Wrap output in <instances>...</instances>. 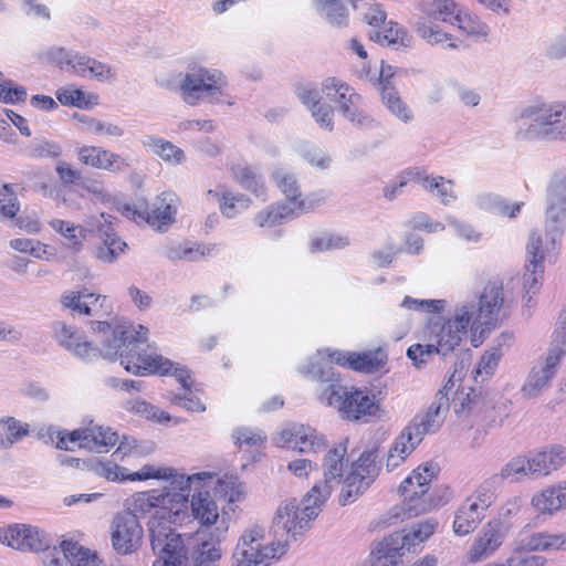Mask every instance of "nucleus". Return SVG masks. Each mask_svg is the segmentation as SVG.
Here are the masks:
<instances>
[{"label": "nucleus", "mask_w": 566, "mask_h": 566, "mask_svg": "<svg viewBox=\"0 0 566 566\" xmlns=\"http://www.w3.org/2000/svg\"><path fill=\"white\" fill-rule=\"evenodd\" d=\"M323 91L331 101L338 103L340 113L350 122L361 125L367 119L358 107L361 97L349 85L331 77L323 84Z\"/></svg>", "instance_id": "obj_20"}, {"label": "nucleus", "mask_w": 566, "mask_h": 566, "mask_svg": "<svg viewBox=\"0 0 566 566\" xmlns=\"http://www.w3.org/2000/svg\"><path fill=\"white\" fill-rule=\"evenodd\" d=\"M118 441L117 432L113 431L109 427L90 426L73 430L70 433L60 432L56 441V448L60 450H72L69 448V442H78L80 448H85L91 451L107 452L111 447H114Z\"/></svg>", "instance_id": "obj_14"}, {"label": "nucleus", "mask_w": 566, "mask_h": 566, "mask_svg": "<svg viewBox=\"0 0 566 566\" xmlns=\"http://www.w3.org/2000/svg\"><path fill=\"white\" fill-rule=\"evenodd\" d=\"M217 492L222 493L230 503H233L240 500L243 486L237 476H224L219 480Z\"/></svg>", "instance_id": "obj_50"}, {"label": "nucleus", "mask_w": 566, "mask_h": 566, "mask_svg": "<svg viewBox=\"0 0 566 566\" xmlns=\"http://www.w3.org/2000/svg\"><path fill=\"white\" fill-rule=\"evenodd\" d=\"M94 331L111 335L103 345L102 356L108 359L120 357L125 369L135 375L160 371L167 373L172 364L158 354H147L144 346L147 343L148 328L139 325L136 331L132 324L118 325L112 328L107 322H95Z\"/></svg>", "instance_id": "obj_1"}, {"label": "nucleus", "mask_w": 566, "mask_h": 566, "mask_svg": "<svg viewBox=\"0 0 566 566\" xmlns=\"http://www.w3.org/2000/svg\"><path fill=\"white\" fill-rule=\"evenodd\" d=\"M516 136L524 140L566 139V106L542 103L525 107L516 119Z\"/></svg>", "instance_id": "obj_4"}, {"label": "nucleus", "mask_w": 566, "mask_h": 566, "mask_svg": "<svg viewBox=\"0 0 566 566\" xmlns=\"http://www.w3.org/2000/svg\"><path fill=\"white\" fill-rule=\"evenodd\" d=\"M406 544H408V537L403 536V532H395L379 542L375 548L378 553L389 556V558L400 560L405 555L403 545Z\"/></svg>", "instance_id": "obj_43"}, {"label": "nucleus", "mask_w": 566, "mask_h": 566, "mask_svg": "<svg viewBox=\"0 0 566 566\" xmlns=\"http://www.w3.org/2000/svg\"><path fill=\"white\" fill-rule=\"evenodd\" d=\"M159 496H150L145 492L136 493L133 495L129 506L126 511H130L137 515L138 512L146 513L150 509L160 507Z\"/></svg>", "instance_id": "obj_51"}, {"label": "nucleus", "mask_w": 566, "mask_h": 566, "mask_svg": "<svg viewBox=\"0 0 566 566\" xmlns=\"http://www.w3.org/2000/svg\"><path fill=\"white\" fill-rule=\"evenodd\" d=\"M303 158L312 166L321 169H326L329 166L331 159L319 148L312 145H303L301 148Z\"/></svg>", "instance_id": "obj_57"}, {"label": "nucleus", "mask_w": 566, "mask_h": 566, "mask_svg": "<svg viewBox=\"0 0 566 566\" xmlns=\"http://www.w3.org/2000/svg\"><path fill=\"white\" fill-rule=\"evenodd\" d=\"M544 532L534 533L530 536H520L515 541L514 552H535V551H544L545 545L543 544Z\"/></svg>", "instance_id": "obj_56"}, {"label": "nucleus", "mask_w": 566, "mask_h": 566, "mask_svg": "<svg viewBox=\"0 0 566 566\" xmlns=\"http://www.w3.org/2000/svg\"><path fill=\"white\" fill-rule=\"evenodd\" d=\"M87 128L88 130L97 134V135H106L113 137H120L124 134V130L118 125L112 123H105L99 119L88 118L87 119Z\"/></svg>", "instance_id": "obj_61"}, {"label": "nucleus", "mask_w": 566, "mask_h": 566, "mask_svg": "<svg viewBox=\"0 0 566 566\" xmlns=\"http://www.w3.org/2000/svg\"><path fill=\"white\" fill-rule=\"evenodd\" d=\"M190 493H182L178 491H167L159 495L160 507L157 510H166L171 516V523H175L182 511L187 507L188 497Z\"/></svg>", "instance_id": "obj_41"}, {"label": "nucleus", "mask_w": 566, "mask_h": 566, "mask_svg": "<svg viewBox=\"0 0 566 566\" xmlns=\"http://www.w3.org/2000/svg\"><path fill=\"white\" fill-rule=\"evenodd\" d=\"M380 472L378 448L365 450L350 465V471L343 481L338 502L345 506L355 502L376 480Z\"/></svg>", "instance_id": "obj_9"}, {"label": "nucleus", "mask_w": 566, "mask_h": 566, "mask_svg": "<svg viewBox=\"0 0 566 566\" xmlns=\"http://www.w3.org/2000/svg\"><path fill=\"white\" fill-rule=\"evenodd\" d=\"M52 328L59 345L71 352L74 356L85 361L101 358V348L85 340L72 326L63 322H54Z\"/></svg>", "instance_id": "obj_23"}, {"label": "nucleus", "mask_w": 566, "mask_h": 566, "mask_svg": "<svg viewBox=\"0 0 566 566\" xmlns=\"http://www.w3.org/2000/svg\"><path fill=\"white\" fill-rule=\"evenodd\" d=\"M421 184L428 191H437V196L444 205H448L451 200L455 198V196L453 195L452 181L444 180L443 177H426L422 179Z\"/></svg>", "instance_id": "obj_44"}, {"label": "nucleus", "mask_w": 566, "mask_h": 566, "mask_svg": "<svg viewBox=\"0 0 566 566\" xmlns=\"http://www.w3.org/2000/svg\"><path fill=\"white\" fill-rule=\"evenodd\" d=\"M228 518L223 514L219 525L210 533V538L202 539L193 547L189 558L190 566H219L222 557L220 543L228 533Z\"/></svg>", "instance_id": "obj_22"}, {"label": "nucleus", "mask_w": 566, "mask_h": 566, "mask_svg": "<svg viewBox=\"0 0 566 566\" xmlns=\"http://www.w3.org/2000/svg\"><path fill=\"white\" fill-rule=\"evenodd\" d=\"M422 439L421 432L416 431L415 427L408 424L397 437L390 450L407 458Z\"/></svg>", "instance_id": "obj_42"}, {"label": "nucleus", "mask_w": 566, "mask_h": 566, "mask_svg": "<svg viewBox=\"0 0 566 566\" xmlns=\"http://www.w3.org/2000/svg\"><path fill=\"white\" fill-rule=\"evenodd\" d=\"M455 3L452 0H433L429 8V15L436 20L457 24L467 33H473V28L464 25V18L459 13L455 14Z\"/></svg>", "instance_id": "obj_37"}, {"label": "nucleus", "mask_w": 566, "mask_h": 566, "mask_svg": "<svg viewBox=\"0 0 566 566\" xmlns=\"http://www.w3.org/2000/svg\"><path fill=\"white\" fill-rule=\"evenodd\" d=\"M307 373L313 379L323 384L319 400L336 408L343 419L361 420L376 415L378 403L375 401V396L366 390L344 386L333 373L332 367L315 363L311 365Z\"/></svg>", "instance_id": "obj_2"}, {"label": "nucleus", "mask_w": 566, "mask_h": 566, "mask_svg": "<svg viewBox=\"0 0 566 566\" xmlns=\"http://www.w3.org/2000/svg\"><path fill=\"white\" fill-rule=\"evenodd\" d=\"M465 407L469 412H475L484 408L483 420L489 427L501 426L511 411V402L509 400H501L492 406H488L475 395L474 390L468 394L461 402V409L463 410Z\"/></svg>", "instance_id": "obj_28"}, {"label": "nucleus", "mask_w": 566, "mask_h": 566, "mask_svg": "<svg viewBox=\"0 0 566 566\" xmlns=\"http://www.w3.org/2000/svg\"><path fill=\"white\" fill-rule=\"evenodd\" d=\"M563 356L562 350L549 347L544 356L538 357L521 388L522 396L536 398L548 389Z\"/></svg>", "instance_id": "obj_13"}, {"label": "nucleus", "mask_w": 566, "mask_h": 566, "mask_svg": "<svg viewBox=\"0 0 566 566\" xmlns=\"http://www.w3.org/2000/svg\"><path fill=\"white\" fill-rule=\"evenodd\" d=\"M222 85L221 73L200 69L185 76L181 84L182 98L187 104L196 105L200 97L221 93Z\"/></svg>", "instance_id": "obj_18"}, {"label": "nucleus", "mask_w": 566, "mask_h": 566, "mask_svg": "<svg viewBox=\"0 0 566 566\" xmlns=\"http://www.w3.org/2000/svg\"><path fill=\"white\" fill-rule=\"evenodd\" d=\"M545 56L548 60L556 61L566 56V31L554 36L545 48Z\"/></svg>", "instance_id": "obj_59"}, {"label": "nucleus", "mask_w": 566, "mask_h": 566, "mask_svg": "<svg viewBox=\"0 0 566 566\" xmlns=\"http://www.w3.org/2000/svg\"><path fill=\"white\" fill-rule=\"evenodd\" d=\"M446 388L447 386L437 392L424 415H417L409 423L410 427H415L416 431H420L422 437L438 430L443 421L441 412L449 409V398L444 394Z\"/></svg>", "instance_id": "obj_26"}, {"label": "nucleus", "mask_w": 566, "mask_h": 566, "mask_svg": "<svg viewBox=\"0 0 566 566\" xmlns=\"http://www.w3.org/2000/svg\"><path fill=\"white\" fill-rule=\"evenodd\" d=\"M56 174L64 186L67 185H81L82 182V172L77 169L72 168L67 163L62 161L59 163L56 168Z\"/></svg>", "instance_id": "obj_63"}, {"label": "nucleus", "mask_w": 566, "mask_h": 566, "mask_svg": "<svg viewBox=\"0 0 566 566\" xmlns=\"http://www.w3.org/2000/svg\"><path fill=\"white\" fill-rule=\"evenodd\" d=\"M191 510L193 517L205 526L212 524L219 525L222 516L219 515V509L217 503L210 497L209 493L205 494L198 492V495H192Z\"/></svg>", "instance_id": "obj_34"}, {"label": "nucleus", "mask_w": 566, "mask_h": 566, "mask_svg": "<svg viewBox=\"0 0 566 566\" xmlns=\"http://www.w3.org/2000/svg\"><path fill=\"white\" fill-rule=\"evenodd\" d=\"M355 0H314L319 17L336 28L346 27L350 10L356 8Z\"/></svg>", "instance_id": "obj_31"}, {"label": "nucleus", "mask_w": 566, "mask_h": 566, "mask_svg": "<svg viewBox=\"0 0 566 566\" xmlns=\"http://www.w3.org/2000/svg\"><path fill=\"white\" fill-rule=\"evenodd\" d=\"M56 98L62 105L84 107L88 103L85 99V93L77 88L65 87L56 92Z\"/></svg>", "instance_id": "obj_54"}, {"label": "nucleus", "mask_w": 566, "mask_h": 566, "mask_svg": "<svg viewBox=\"0 0 566 566\" xmlns=\"http://www.w3.org/2000/svg\"><path fill=\"white\" fill-rule=\"evenodd\" d=\"M387 363L384 350L377 349L361 354L352 353L350 369L361 373H375Z\"/></svg>", "instance_id": "obj_39"}, {"label": "nucleus", "mask_w": 566, "mask_h": 566, "mask_svg": "<svg viewBox=\"0 0 566 566\" xmlns=\"http://www.w3.org/2000/svg\"><path fill=\"white\" fill-rule=\"evenodd\" d=\"M272 177L277 188L285 195L286 202L277 205L266 212L258 213L254 221L259 227L280 224L283 220L293 217L296 209L305 210L304 201H297L301 191L294 174L284 168H276Z\"/></svg>", "instance_id": "obj_10"}, {"label": "nucleus", "mask_w": 566, "mask_h": 566, "mask_svg": "<svg viewBox=\"0 0 566 566\" xmlns=\"http://www.w3.org/2000/svg\"><path fill=\"white\" fill-rule=\"evenodd\" d=\"M63 557H46L45 566H96V553H91L77 542L63 541L61 543Z\"/></svg>", "instance_id": "obj_27"}, {"label": "nucleus", "mask_w": 566, "mask_h": 566, "mask_svg": "<svg viewBox=\"0 0 566 566\" xmlns=\"http://www.w3.org/2000/svg\"><path fill=\"white\" fill-rule=\"evenodd\" d=\"M211 475L207 472L196 473L192 475L186 476L185 474H177L174 470L172 475L167 480L170 483L171 491H178L182 493H190L192 484H196L195 490L199 489L201 481L206 478H210Z\"/></svg>", "instance_id": "obj_45"}, {"label": "nucleus", "mask_w": 566, "mask_h": 566, "mask_svg": "<svg viewBox=\"0 0 566 566\" xmlns=\"http://www.w3.org/2000/svg\"><path fill=\"white\" fill-rule=\"evenodd\" d=\"M497 481L499 476L496 474H494L490 479H486L465 500L471 504L479 506L478 509L485 513V511L494 502V485Z\"/></svg>", "instance_id": "obj_40"}, {"label": "nucleus", "mask_w": 566, "mask_h": 566, "mask_svg": "<svg viewBox=\"0 0 566 566\" xmlns=\"http://www.w3.org/2000/svg\"><path fill=\"white\" fill-rule=\"evenodd\" d=\"M127 244L119 239H112L103 242L95 249V258L104 263H113L117 260L119 253H123Z\"/></svg>", "instance_id": "obj_48"}, {"label": "nucleus", "mask_w": 566, "mask_h": 566, "mask_svg": "<svg viewBox=\"0 0 566 566\" xmlns=\"http://www.w3.org/2000/svg\"><path fill=\"white\" fill-rule=\"evenodd\" d=\"M19 210L20 203L11 186L2 185L0 188V214L7 219H13Z\"/></svg>", "instance_id": "obj_47"}, {"label": "nucleus", "mask_w": 566, "mask_h": 566, "mask_svg": "<svg viewBox=\"0 0 566 566\" xmlns=\"http://www.w3.org/2000/svg\"><path fill=\"white\" fill-rule=\"evenodd\" d=\"M390 66H388V71H390ZM392 74L390 72H386L384 67H381L380 71V85L381 91L380 95L382 98V102L387 105V107L390 109L392 114H395L398 118H400L403 122H408L411 119V113L406 107V105L401 102L398 93L396 92L395 87L390 84V78Z\"/></svg>", "instance_id": "obj_32"}, {"label": "nucleus", "mask_w": 566, "mask_h": 566, "mask_svg": "<svg viewBox=\"0 0 566 566\" xmlns=\"http://www.w3.org/2000/svg\"><path fill=\"white\" fill-rule=\"evenodd\" d=\"M545 216V240L551 241L555 249L563 235L566 218V172L563 170L555 171L547 184Z\"/></svg>", "instance_id": "obj_11"}, {"label": "nucleus", "mask_w": 566, "mask_h": 566, "mask_svg": "<svg viewBox=\"0 0 566 566\" xmlns=\"http://www.w3.org/2000/svg\"><path fill=\"white\" fill-rule=\"evenodd\" d=\"M387 14L379 4H375L365 13V21L371 28L368 38L381 45L409 46L411 36L398 23L386 21Z\"/></svg>", "instance_id": "obj_15"}, {"label": "nucleus", "mask_w": 566, "mask_h": 566, "mask_svg": "<svg viewBox=\"0 0 566 566\" xmlns=\"http://www.w3.org/2000/svg\"><path fill=\"white\" fill-rule=\"evenodd\" d=\"M42 57L60 67L69 66L73 62V52L62 46H52L42 53Z\"/></svg>", "instance_id": "obj_58"}, {"label": "nucleus", "mask_w": 566, "mask_h": 566, "mask_svg": "<svg viewBox=\"0 0 566 566\" xmlns=\"http://www.w3.org/2000/svg\"><path fill=\"white\" fill-rule=\"evenodd\" d=\"M509 530L510 525L500 518L489 521L470 547L469 560L476 563L491 556L502 545Z\"/></svg>", "instance_id": "obj_19"}, {"label": "nucleus", "mask_w": 566, "mask_h": 566, "mask_svg": "<svg viewBox=\"0 0 566 566\" xmlns=\"http://www.w3.org/2000/svg\"><path fill=\"white\" fill-rule=\"evenodd\" d=\"M175 200L176 196L172 192H163L156 197L151 208L147 207L146 223L157 230H163L164 227L172 223L177 211L174 206Z\"/></svg>", "instance_id": "obj_30"}, {"label": "nucleus", "mask_w": 566, "mask_h": 566, "mask_svg": "<svg viewBox=\"0 0 566 566\" xmlns=\"http://www.w3.org/2000/svg\"><path fill=\"white\" fill-rule=\"evenodd\" d=\"M166 510H156L148 522L150 544L158 559L153 566H180L186 557L184 538L171 527Z\"/></svg>", "instance_id": "obj_6"}, {"label": "nucleus", "mask_w": 566, "mask_h": 566, "mask_svg": "<svg viewBox=\"0 0 566 566\" xmlns=\"http://www.w3.org/2000/svg\"><path fill=\"white\" fill-rule=\"evenodd\" d=\"M238 181L242 188L253 192L256 197H261L265 193L261 177L250 168H242L240 170Z\"/></svg>", "instance_id": "obj_49"}, {"label": "nucleus", "mask_w": 566, "mask_h": 566, "mask_svg": "<svg viewBox=\"0 0 566 566\" xmlns=\"http://www.w3.org/2000/svg\"><path fill=\"white\" fill-rule=\"evenodd\" d=\"M0 543L21 552H41L50 546L45 534L29 524H12L0 528Z\"/></svg>", "instance_id": "obj_17"}, {"label": "nucleus", "mask_w": 566, "mask_h": 566, "mask_svg": "<svg viewBox=\"0 0 566 566\" xmlns=\"http://www.w3.org/2000/svg\"><path fill=\"white\" fill-rule=\"evenodd\" d=\"M208 195L214 197L219 201V209L223 217L232 219L238 216L241 210L250 207L251 200L244 195L223 189L219 195L217 190H208Z\"/></svg>", "instance_id": "obj_35"}, {"label": "nucleus", "mask_w": 566, "mask_h": 566, "mask_svg": "<svg viewBox=\"0 0 566 566\" xmlns=\"http://www.w3.org/2000/svg\"><path fill=\"white\" fill-rule=\"evenodd\" d=\"M347 453L346 442L338 443L335 448L327 451L323 459V475L321 482L323 486L333 490L335 484H339L345 470V455Z\"/></svg>", "instance_id": "obj_29"}, {"label": "nucleus", "mask_w": 566, "mask_h": 566, "mask_svg": "<svg viewBox=\"0 0 566 566\" xmlns=\"http://www.w3.org/2000/svg\"><path fill=\"white\" fill-rule=\"evenodd\" d=\"M77 157L83 165L108 171H119L128 166L119 155L99 146H83L78 148Z\"/></svg>", "instance_id": "obj_25"}, {"label": "nucleus", "mask_w": 566, "mask_h": 566, "mask_svg": "<svg viewBox=\"0 0 566 566\" xmlns=\"http://www.w3.org/2000/svg\"><path fill=\"white\" fill-rule=\"evenodd\" d=\"M263 528L253 526L247 530L240 537L233 554L232 566H266L270 559L283 555L287 542L277 537L276 542L263 545Z\"/></svg>", "instance_id": "obj_7"}, {"label": "nucleus", "mask_w": 566, "mask_h": 566, "mask_svg": "<svg viewBox=\"0 0 566 566\" xmlns=\"http://www.w3.org/2000/svg\"><path fill=\"white\" fill-rule=\"evenodd\" d=\"M467 500L459 506L453 521V531L457 535L463 536L473 532L485 513Z\"/></svg>", "instance_id": "obj_33"}, {"label": "nucleus", "mask_w": 566, "mask_h": 566, "mask_svg": "<svg viewBox=\"0 0 566 566\" xmlns=\"http://www.w3.org/2000/svg\"><path fill=\"white\" fill-rule=\"evenodd\" d=\"M168 398L172 405L182 407L188 411L202 412L206 410V406L192 395L191 389L186 390L185 395L170 394Z\"/></svg>", "instance_id": "obj_52"}, {"label": "nucleus", "mask_w": 566, "mask_h": 566, "mask_svg": "<svg viewBox=\"0 0 566 566\" xmlns=\"http://www.w3.org/2000/svg\"><path fill=\"white\" fill-rule=\"evenodd\" d=\"M473 314V305H463L453 318L443 322L441 318H437L428 323L427 335L436 354L447 356L459 346L463 337L467 336Z\"/></svg>", "instance_id": "obj_8"}, {"label": "nucleus", "mask_w": 566, "mask_h": 566, "mask_svg": "<svg viewBox=\"0 0 566 566\" xmlns=\"http://www.w3.org/2000/svg\"><path fill=\"white\" fill-rule=\"evenodd\" d=\"M348 244L349 242L346 237L331 234L327 237L315 238L311 242V250L315 252L331 249H343Z\"/></svg>", "instance_id": "obj_55"}, {"label": "nucleus", "mask_w": 566, "mask_h": 566, "mask_svg": "<svg viewBox=\"0 0 566 566\" xmlns=\"http://www.w3.org/2000/svg\"><path fill=\"white\" fill-rule=\"evenodd\" d=\"M533 506L541 513H552L566 506V490L551 488L542 491L532 499Z\"/></svg>", "instance_id": "obj_38"}, {"label": "nucleus", "mask_w": 566, "mask_h": 566, "mask_svg": "<svg viewBox=\"0 0 566 566\" xmlns=\"http://www.w3.org/2000/svg\"><path fill=\"white\" fill-rule=\"evenodd\" d=\"M233 439L234 443L239 447H242L243 444L253 447L261 444L264 440V437L259 432H254L252 429L238 428L233 432Z\"/></svg>", "instance_id": "obj_62"}, {"label": "nucleus", "mask_w": 566, "mask_h": 566, "mask_svg": "<svg viewBox=\"0 0 566 566\" xmlns=\"http://www.w3.org/2000/svg\"><path fill=\"white\" fill-rule=\"evenodd\" d=\"M542 453H545V465L549 473L560 468L566 461V448L562 446L553 447L549 451H542Z\"/></svg>", "instance_id": "obj_64"}, {"label": "nucleus", "mask_w": 566, "mask_h": 566, "mask_svg": "<svg viewBox=\"0 0 566 566\" xmlns=\"http://www.w3.org/2000/svg\"><path fill=\"white\" fill-rule=\"evenodd\" d=\"M142 144L145 148L153 150L154 154L159 156L164 161L169 164H181L185 159V153L181 148L175 146L172 143L146 136Z\"/></svg>", "instance_id": "obj_36"}, {"label": "nucleus", "mask_w": 566, "mask_h": 566, "mask_svg": "<svg viewBox=\"0 0 566 566\" xmlns=\"http://www.w3.org/2000/svg\"><path fill=\"white\" fill-rule=\"evenodd\" d=\"M439 467L437 463L427 462L419 465L399 485V493L405 502L401 506L403 517L411 518L424 514L440 504L430 491L429 483L437 476Z\"/></svg>", "instance_id": "obj_5"}, {"label": "nucleus", "mask_w": 566, "mask_h": 566, "mask_svg": "<svg viewBox=\"0 0 566 566\" xmlns=\"http://www.w3.org/2000/svg\"><path fill=\"white\" fill-rule=\"evenodd\" d=\"M129 403L132 405L130 409L133 411L144 416L147 419H156L159 422L170 420V416L167 412L159 411L158 408L148 403L145 400L136 399V400L129 401Z\"/></svg>", "instance_id": "obj_53"}, {"label": "nucleus", "mask_w": 566, "mask_h": 566, "mask_svg": "<svg viewBox=\"0 0 566 566\" xmlns=\"http://www.w3.org/2000/svg\"><path fill=\"white\" fill-rule=\"evenodd\" d=\"M115 209L117 212H119L122 216L126 217L129 220H133L137 223L146 222L147 205L136 208L135 206H130L126 202L116 201Z\"/></svg>", "instance_id": "obj_60"}, {"label": "nucleus", "mask_w": 566, "mask_h": 566, "mask_svg": "<svg viewBox=\"0 0 566 566\" xmlns=\"http://www.w3.org/2000/svg\"><path fill=\"white\" fill-rule=\"evenodd\" d=\"M277 444H287L303 453H318L327 448L324 436L316 429L304 424H294L292 428L283 430Z\"/></svg>", "instance_id": "obj_24"}, {"label": "nucleus", "mask_w": 566, "mask_h": 566, "mask_svg": "<svg viewBox=\"0 0 566 566\" xmlns=\"http://www.w3.org/2000/svg\"><path fill=\"white\" fill-rule=\"evenodd\" d=\"M554 249L551 241L545 240L537 232H532L526 245V265L523 276V286L527 293H536L538 290V277L544 272L543 261L545 254Z\"/></svg>", "instance_id": "obj_21"}, {"label": "nucleus", "mask_w": 566, "mask_h": 566, "mask_svg": "<svg viewBox=\"0 0 566 566\" xmlns=\"http://www.w3.org/2000/svg\"><path fill=\"white\" fill-rule=\"evenodd\" d=\"M143 527L138 516L130 511H123L115 515L112 522V545L119 555L136 552L142 543Z\"/></svg>", "instance_id": "obj_16"}, {"label": "nucleus", "mask_w": 566, "mask_h": 566, "mask_svg": "<svg viewBox=\"0 0 566 566\" xmlns=\"http://www.w3.org/2000/svg\"><path fill=\"white\" fill-rule=\"evenodd\" d=\"M93 297H94L93 293L69 291V292H65L61 296V303L66 308H71L81 314L91 315L92 314L91 306H88V303L86 301H82V300L93 298Z\"/></svg>", "instance_id": "obj_46"}, {"label": "nucleus", "mask_w": 566, "mask_h": 566, "mask_svg": "<svg viewBox=\"0 0 566 566\" xmlns=\"http://www.w3.org/2000/svg\"><path fill=\"white\" fill-rule=\"evenodd\" d=\"M331 493L328 486L316 483L302 500V507L295 499L282 503L273 518L271 527L273 536L291 535L296 538V536L302 535L310 527V522L317 517L321 506Z\"/></svg>", "instance_id": "obj_3"}, {"label": "nucleus", "mask_w": 566, "mask_h": 566, "mask_svg": "<svg viewBox=\"0 0 566 566\" xmlns=\"http://www.w3.org/2000/svg\"><path fill=\"white\" fill-rule=\"evenodd\" d=\"M507 303L504 298L503 284L500 281L489 282L480 296L476 319L472 321L471 329L476 333L479 325H482L480 338L489 335L497 325L501 315H506ZM482 340L478 342L475 334L471 343L478 347Z\"/></svg>", "instance_id": "obj_12"}]
</instances>
